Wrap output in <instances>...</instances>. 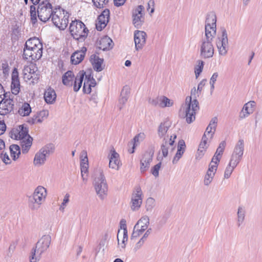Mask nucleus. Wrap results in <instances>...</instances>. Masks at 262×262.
Here are the masks:
<instances>
[{
    "label": "nucleus",
    "instance_id": "54",
    "mask_svg": "<svg viewBox=\"0 0 262 262\" xmlns=\"http://www.w3.org/2000/svg\"><path fill=\"white\" fill-rule=\"evenodd\" d=\"M218 73L217 72L214 73L212 75L210 80V84L211 85V90L213 91L214 89V84L218 77Z\"/></svg>",
    "mask_w": 262,
    "mask_h": 262
},
{
    "label": "nucleus",
    "instance_id": "64",
    "mask_svg": "<svg viewBox=\"0 0 262 262\" xmlns=\"http://www.w3.org/2000/svg\"><path fill=\"white\" fill-rule=\"evenodd\" d=\"M182 155H183V152H179L177 151L173 159L172 163L173 164L177 163L178 161L181 158Z\"/></svg>",
    "mask_w": 262,
    "mask_h": 262
},
{
    "label": "nucleus",
    "instance_id": "53",
    "mask_svg": "<svg viewBox=\"0 0 262 262\" xmlns=\"http://www.w3.org/2000/svg\"><path fill=\"white\" fill-rule=\"evenodd\" d=\"M161 166V162H159L155 165L151 169V173L155 177L159 176V171Z\"/></svg>",
    "mask_w": 262,
    "mask_h": 262
},
{
    "label": "nucleus",
    "instance_id": "59",
    "mask_svg": "<svg viewBox=\"0 0 262 262\" xmlns=\"http://www.w3.org/2000/svg\"><path fill=\"white\" fill-rule=\"evenodd\" d=\"M91 85H89V82L86 81H84L82 91L85 94H90L91 92Z\"/></svg>",
    "mask_w": 262,
    "mask_h": 262
},
{
    "label": "nucleus",
    "instance_id": "42",
    "mask_svg": "<svg viewBox=\"0 0 262 262\" xmlns=\"http://www.w3.org/2000/svg\"><path fill=\"white\" fill-rule=\"evenodd\" d=\"M30 9L31 21L33 24H35L37 21V10L36 11V8L34 5H31Z\"/></svg>",
    "mask_w": 262,
    "mask_h": 262
},
{
    "label": "nucleus",
    "instance_id": "38",
    "mask_svg": "<svg viewBox=\"0 0 262 262\" xmlns=\"http://www.w3.org/2000/svg\"><path fill=\"white\" fill-rule=\"evenodd\" d=\"M129 90L128 87L126 85L123 87L121 93V98L119 99V103L123 105L127 101Z\"/></svg>",
    "mask_w": 262,
    "mask_h": 262
},
{
    "label": "nucleus",
    "instance_id": "35",
    "mask_svg": "<svg viewBox=\"0 0 262 262\" xmlns=\"http://www.w3.org/2000/svg\"><path fill=\"white\" fill-rule=\"evenodd\" d=\"M149 224V217L147 215H144L142 216L135 225L145 231L147 229Z\"/></svg>",
    "mask_w": 262,
    "mask_h": 262
},
{
    "label": "nucleus",
    "instance_id": "58",
    "mask_svg": "<svg viewBox=\"0 0 262 262\" xmlns=\"http://www.w3.org/2000/svg\"><path fill=\"white\" fill-rule=\"evenodd\" d=\"M19 35V30L17 27H14L12 30V38L13 39H18Z\"/></svg>",
    "mask_w": 262,
    "mask_h": 262
},
{
    "label": "nucleus",
    "instance_id": "14",
    "mask_svg": "<svg viewBox=\"0 0 262 262\" xmlns=\"http://www.w3.org/2000/svg\"><path fill=\"white\" fill-rule=\"evenodd\" d=\"M142 191L140 187H137L131 197L130 208L133 211L138 210L142 203Z\"/></svg>",
    "mask_w": 262,
    "mask_h": 262
},
{
    "label": "nucleus",
    "instance_id": "63",
    "mask_svg": "<svg viewBox=\"0 0 262 262\" xmlns=\"http://www.w3.org/2000/svg\"><path fill=\"white\" fill-rule=\"evenodd\" d=\"M206 81V79H203L199 83L197 89L198 96H199V94L201 93L202 90H203V88L205 84Z\"/></svg>",
    "mask_w": 262,
    "mask_h": 262
},
{
    "label": "nucleus",
    "instance_id": "10",
    "mask_svg": "<svg viewBox=\"0 0 262 262\" xmlns=\"http://www.w3.org/2000/svg\"><path fill=\"white\" fill-rule=\"evenodd\" d=\"M59 12L57 14H54L52 17V22L54 25L58 28L60 30H63L68 26L69 23V15L68 13L64 14V10L62 9L63 13L61 14L60 7L58 6Z\"/></svg>",
    "mask_w": 262,
    "mask_h": 262
},
{
    "label": "nucleus",
    "instance_id": "12",
    "mask_svg": "<svg viewBox=\"0 0 262 262\" xmlns=\"http://www.w3.org/2000/svg\"><path fill=\"white\" fill-rule=\"evenodd\" d=\"M216 17L214 12H210L208 13L206 16L205 21V33H208L209 35H212L214 32V35L216 34Z\"/></svg>",
    "mask_w": 262,
    "mask_h": 262
},
{
    "label": "nucleus",
    "instance_id": "62",
    "mask_svg": "<svg viewBox=\"0 0 262 262\" xmlns=\"http://www.w3.org/2000/svg\"><path fill=\"white\" fill-rule=\"evenodd\" d=\"M1 157L3 161L6 164H8L11 162L9 156L6 154H4L3 152L1 154Z\"/></svg>",
    "mask_w": 262,
    "mask_h": 262
},
{
    "label": "nucleus",
    "instance_id": "57",
    "mask_svg": "<svg viewBox=\"0 0 262 262\" xmlns=\"http://www.w3.org/2000/svg\"><path fill=\"white\" fill-rule=\"evenodd\" d=\"M186 148V145L185 141L183 140H180L178 144V149L177 151L179 152H183V154H184Z\"/></svg>",
    "mask_w": 262,
    "mask_h": 262
},
{
    "label": "nucleus",
    "instance_id": "52",
    "mask_svg": "<svg viewBox=\"0 0 262 262\" xmlns=\"http://www.w3.org/2000/svg\"><path fill=\"white\" fill-rule=\"evenodd\" d=\"M155 201L152 198H149L147 199L146 202V208L147 211H151L155 206Z\"/></svg>",
    "mask_w": 262,
    "mask_h": 262
},
{
    "label": "nucleus",
    "instance_id": "55",
    "mask_svg": "<svg viewBox=\"0 0 262 262\" xmlns=\"http://www.w3.org/2000/svg\"><path fill=\"white\" fill-rule=\"evenodd\" d=\"M145 242V241L142 238H140L139 241L135 244L133 250L135 252H137L139 250H140L142 247L143 246Z\"/></svg>",
    "mask_w": 262,
    "mask_h": 262
},
{
    "label": "nucleus",
    "instance_id": "26",
    "mask_svg": "<svg viewBox=\"0 0 262 262\" xmlns=\"http://www.w3.org/2000/svg\"><path fill=\"white\" fill-rule=\"evenodd\" d=\"M84 154L85 155V157L83 159L81 160L80 162V170H81V174L82 180L84 182H86L88 180L87 175L85 176L84 174H86L88 172V159L87 157L86 152L84 151Z\"/></svg>",
    "mask_w": 262,
    "mask_h": 262
},
{
    "label": "nucleus",
    "instance_id": "19",
    "mask_svg": "<svg viewBox=\"0 0 262 262\" xmlns=\"http://www.w3.org/2000/svg\"><path fill=\"white\" fill-rule=\"evenodd\" d=\"M110 17V10L105 9L98 16L96 20V28L98 31H101L105 28L108 23Z\"/></svg>",
    "mask_w": 262,
    "mask_h": 262
},
{
    "label": "nucleus",
    "instance_id": "44",
    "mask_svg": "<svg viewBox=\"0 0 262 262\" xmlns=\"http://www.w3.org/2000/svg\"><path fill=\"white\" fill-rule=\"evenodd\" d=\"M144 232V231L139 228L138 226L135 225L134 226L133 231L130 237L131 239L133 240L134 238H136L140 235H141Z\"/></svg>",
    "mask_w": 262,
    "mask_h": 262
},
{
    "label": "nucleus",
    "instance_id": "20",
    "mask_svg": "<svg viewBox=\"0 0 262 262\" xmlns=\"http://www.w3.org/2000/svg\"><path fill=\"white\" fill-rule=\"evenodd\" d=\"M147 35L143 31L136 30L134 32V41L136 50L143 48L145 44Z\"/></svg>",
    "mask_w": 262,
    "mask_h": 262
},
{
    "label": "nucleus",
    "instance_id": "43",
    "mask_svg": "<svg viewBox=\"0 0 262 262\" xmlns=\"http://www.w3.org/2000/svg\"><path fill=\"white\" fill-rule=\"evenodd\" d=\"M219 162L220 161H216V160H213L212 158L211 159V161L209 165V167L207 170V172L214 173V174H215L217 170L218 164Z\"/></svg>",
    "mask_w": 262,
    "mask_h": 262
},
{
    "label": "nucleus",
    "instance_id": "8",
    "mask_svg": "<svg viewBox=\"0 0 262 262\" xmlns=\"http://www.w3.org/2000/svg\"><path fill=\"white\" fill-rule=\"evenodd\" d=\"M54 149L53 144H48L42 147L35 155L34 164L37 166L43 164L46 161V157L53 153Z\"/></svg>",
    "mask_w": 262,
    "mask_h": 262
},
{
    "label": "nucleus",
    "instance_id": "5",
    "mask_svg": "<svg viewBox=\"0 0 262 262\" xmlns=\"http://www.w3.org/2000/svg\"><path fill=\"white\" fill-rule=\"evenodd\" d=\"M214 37L213 32L212 35H209L208 33H205V36L202 38L199 45L201 58H209L213 56L214 50L212 41Z\"/></svg>",
    "mask_w": 262,
    "mask_h": 262
},
{
    "label": "nucleus",
    "instance_id": "39",
    "mask_svg": "<svg viewBox=\"0 0 262 262\" xmlns=\"http://www.w3.org/2000/svg\"><path fill=\"white\" fill-rule=\"evenodd\" d=\"M253 110H254L253 108L250 107L249 104L246 103L244 105L242 110L239 113V118L243 119L247 117L249 115L253 113Z\"/></svg>",
    "mask_w": 262,
    "mask_h": 262
},
{
    "label": "nucleus",
    "instance_id": "40",
    "mask_svg": "<svg viewBox=\"0 0 262 262\" xmlns=\"http://www.w3.org/2000/svg\"><path fill=\"white\" fill-rule=\"evenodd\" d=\"M85 74V73L84 72L81 74L79 77L77 76L75 77L73 88L75 92H78L81 88Z\"/></svg>",
    "mask_w": 262,
    "mask_h": 262
},
{
    "label": "nucleus",
    "instance_id": "49",
    "mask_svg": "<svg viewBox=\"0 0 262 262\" xmlns=\"http://www.w3.org/2000/svg\"><path fill=\"white\" fill-rule=\"evenodd\" d=\"M214 176L215 174L214 173L208 172L207 171L204 180V185L206 186H208L212 181Z\"/></svg>",
    "mask_w": 262,
    "mask_h": 262
},
{
    "label": "nucleus",
    "instance_id": "61",
    "mask_svg": "<svg viewBox=\"0 0 262 262\" xmlns=\"http://www.w3.org/2000/svg\"><path fill=\"white\" fill-rule=\"evenodd\" d=\"M39 119H42V121L44 118H47L49 115V111L48 110H43L37 114Z\"/></svg>",
    "mask_w": 262,
    "mask_h": 262
},
{
    "label": "nucleus",
    "instance_id": "31",
    "mask_svg": "<svg viewBox=\"0 0 262 262\" xmlns=\"http://www.w3.org/2000/svg\"><path fill=\"white\" fill-rule=\"evenodd\" d=\"M75 78L73 72L68 71L62 76V83L65 85L72 86Z\"/></svg>",
    "mask_w": 262,
    "mask_h": 262
},
{
    "label": "nucleus",
    "instance_id": "32",
    "mask_svg": "<svg viewBox=\"0 0 262 262\" xmlns=\"http://www.w3.org/2000/svg\"><path fill=\"white\" fill-rule=\"evenodd\" d=\"M21 140V146L22 152L23 154H26L28 152L32 144L33 138L30 136H29L27 139H25V138Z\"/></svg>",
    "mask_w": 262,
    "mask_h": 262
},
{
    "label": "nucleus",
    "instance_id": "51",
    "mask_svg": "<svg viewBox=\"0 0 262 262\" xmlns=\"http://www.w3.org/2000/svg\"><path fill=\"white\" fill-rule=\"evenodd\" d=\"M42 122V119H39L38 115L36 114L33 115L32 117L29 118L27 122L31 125H33L37 123H41Z\"/></svg>",
    "mask_w": 262,
    "mask_h": 262
},
{
    "label": "nucleus",
    "instance_id": "41",
    "mask_svg": "<svg viewBox=\"0 0 262 262\" xmlns=\"http://www.w3.org/2000/svg\"><path fill=\"white\" fill-rule=\"evenodd\" d=\"M245 216V211L244 209L239 206L237 211V226L239 227L244 221Z\"/></svg>",
    "mask_w": 262,
    "mask_h": 262
},
{
    "label": "nucleus",
    "instance_id": "34",
    "mask_svg": "<svg viewBox=\"0 0 262 262\" xmlns=\"http://www.w3.org/2000/svg\"><path fill=\"white\" fill-rule=\"evenodd\" d=\"M226 145V143L225 141H223L220 143L214 155L212 157L213 160H216L217 161H220Z\"/></svg>",
    "mask_w": 262,
    "mask_h": 262
},
{
    "label": "nucleus",
    "instance_id": "25",
    "mask_svg": "<svg viewBox=\"0 0 262 262\" xmlns=\"http://www.w3.org/2000/svg\"><path fill=\"white\" fill-rule=\"evenodd\" d=\"M90 60L94 70L98 72L103 70V68L102 67L103 62V58H100L96 54H93L91 56Z\"/></svg>",
    "mask_w": 262,
    "mask_h": 262
},
{
    "label": "nucleus",
    "instance_id": "6",
    "mask_svg": "<svg viewBox=\"0 0 262 262\" xmlns=\"http://www.w3.org/2000/svg\"><path fill=\"white\" fill-rule=\"evenodd\" d=\"M57 9L58 7L53 8L52 2H41L37 7V16L40 21L46 23L58 13Z\"/></svg>",
    "mask_w": 262,
    "mask_h": 262
},
{
    "label": "nucleus",
    "instance_id": "56",
    "mask_svg": "<svg viewBox=\"0 0 262 262\" xmlns=\"http://www.w3.org/2000/svg\"><path fill=\"white\" fill-rule=\"evenodd\" d=\"M161 101V98H159V97H156L154 98H149L148 99V102L151 105L154 106H160V103Z\"/></svg>",
    "mask_w": 262,
    "mask_h": 262
},
{
    "label": "nucleus",
    "instance_id": "3",
    "mask_svg": "<svg viewBox=\"0 0 262 262\" xmlns=\"http://www.w3.org/2000/svg\"><path fill=\"white\" fill-rule=\"evenodd\" d=\"M93 184L99 198L104 200L107 194L108 186L102 170H98L95 172Z\"/></svg>",
    "mask_w": 262,
    "mask_h": 262
},
{
    "label": "nucleus",
    "instance_id": "33",
    "mask_svg": "<svg viewBox=\"0 0 262 262\" xmlns=\"http://www.w3.org/2000/svg\"><path fill=\"white\" fill-rule=\"evenodd\" d=\"M207 138L206 134H204L202 137V141L199 145L198 148V157L201 158L204 154V152L207 148Z\"/></svg>",
    "mask_w": 262,
    "mask_h": 262
},
{
    "label": "nucleus",
    "instance_id": "48",
    "mask_svg": "<svg viewBox=\"0 0 262 262\" xmlns=\"http://www.w3.org/2000/svg\"><path fill=\"white\" fill-rule=\"evenodd\" d=\"M108 2L109 0H92L94 6L99 9L104 8Z\"/></svg>",
    "mask_w": 262,
    "mask_h": 262
},
{
    "label": "nucleus",
    "instance_id": "45",
    "mask_svg": "<svg viewBox=\"0 0 262 262\" xmlns=\"http://www.w3.org/2000/svg\"><path fill=\"white\" fill-rule=\"evenodd\" d=\"M173 103L171 100L165 96H163L161 98V101L160 103V106L161 107H169L172 106Z\"/></svg>",
    "mask_w": 262,
    "mask_h": 262
},
{
    "label": "nucleus",
    "instance_id": "23",
    "mask_svg": "<svg viewBox=\"0 0 262 262\" xmlns=\"http://www.w3.org/2000/svg\"><path fill=\"white\" fill-rule=\"evenodd\" d=\"M87 49L83 47L80 51H76L74 52L71 56V62L73 64H78L84 59Z\"/></svg>",
    "mask_w": 262,
    "mask_h": 262
},
{
    "label": "nucleus",
    "instance_id": "60",
    "mask_svg": "<svg viewBox=\"0 0 262 262\" xmlns=\"http://www.w3.org/2000/svg\"><path fill=\"white\" fill-rule=\"evenodd\" d=\"M69 194H66L64 197L62 203H61L59 210L61 211H63L64 209V206L66 205L67 203H68L69 201Z\"/></svg>",
    "mask_w": 262,
    "mask_h": 262
},
{
    "label": "nucleus",
    "instance_id": "4",
    "mask_svg": "<svg viewBox=\"0 0 262 262\" xmlns=\"http://www.w3.org/2000/svg\"><path fill=\"white\" fill-rule=\"evenodd\" d=\"M51 238L49 235L42 236L36 244L35 248L32 249L30 256V262H37L41 255L47 250L51 244Z\"/></svg>",
    "mask_w": 262,
    "mask_h": 262
},
{
    "label": "nucleus",
    "instance_id": "2",
    "mask_svg": "<svg viewBox=\"0 0 262 262\" xmlns=\"http://www.w3.org/2000/svg\"><path fill=\"white\" fill-rule=\"evenodd\" d=\"M197 96V90L194 87L191 90V96H187L185 99V118L188 124L195 120L196 114L200 110L199 103L196 99Z\"/></svg>",
    "mask_w": 262,
    "mask_h": 262
},
{
    "label": "nucleus",
    "instance_id": "36",
    "mask_svg": "<svg viewBox=\"0 0 262 262\" xmlns=\"http://www.w3.org/2000/svg\"><path fill=\"white\" fill-rule=\"evenodd\" d=\"M31 112V108L30 104L27 102L23 103L21 106L19 108L18 113L21 116H27Z\"/></svg>",
    "mask_w": 262,
    "mask_h": 262
},
{
    "label": "nucleus",
    "instance_id": "1",
    "mask_svg": "<svg viewBox=\"0 0 262 262\" xmlns=\"http://www.w3.org/2000/svg\"><path fill=\"white\" fill-rule=\"evenodd\" d=\"M171 125L170 121L167 120L161 122L158 129V135L160 138H163L161 145V150L163 157H166L168 154V149L172 151L174 148V143L177 135L173 134L170 136H166V134Z\"/></svg>",
    "mask_w": 262,
    "mask_h": 262
},
{
    "label": "nucleus",
    "instance_id": "27",
    "mask_svg": "<svg viewBox=\"0 0 262 262\" xmlns=\"http://www.w3.org/2000/svg\"><path fill=\"white\" fill-rule=\"evenodd\" d=\"M42 43L41 41L37 37L30 38L27 40L25 44L24 49H32L34 48H39V47H42Z\"/></svg>",
    "mask_w": 262,
    "mask_h": 262
},
{
    "label": "nucleus",
    "instance_id": "22",
    "mask_svg": "<svg viewBox=\"0 0 262 262\" xmlns=\"http://www.w3.org/2000/svg\"><path fill=\"white\" fill-rule=\"evenodd\" d=\"M20 86L18 72L17 69L14 68L11 75V90L12 93L15 95H17L20 92Z\"/></svg>",
    "mask_w": 262,
    "mask_h": 262
},
{
    "label": "nucleus",
    "instance_id": "50",
    "mask_svg": "<svg viewBox=\"0 0 262 262\" xmlns=\"http://www.w3.org/2000/svg\"><path fill=\"white\" fill-rule=\"evenodd\" d=\"M235 167L236 166H233L231 163H229L224 172V178L228 179Z\"/></svg>",
    "mask_w": 262,
    "mask_h": 262
},
{
    "label": "nucleus",
    "instance_id": "11",
    "mask_svg": "<svg viewBox=\"0 0 262 262\" xmlns=\"http://www.w3.org/2000/svg\"><path fill=\"white\" fill-rule=\"evenodd\" d=\"M43 46L39 48H32L24 49L23 58L26 60H38L42 55Z\"/></svg>",
    "mask_w": 262,
    "mask_h": 262
},
{
    "label": "nucleus",
    "instance_id": "9",
    "mask_svg": "<svg viewBox=\"0 0 262 262\" xmlns=\"http://www.w3.org/2000/svg\"><path fill=\"white\" fill-rule=\"evenodd\" d=\"M244 150V142L243 139H240L234 148L229 163L236 167L242 159Z\"/></svg>",
    "mask_w": 262,
    "mask_h": 262
},
{
    "label": "nucleus",
    "instance_id": "47",
    "mask_svg": "<svg viewBox=\"0 0 262 262\" xmlns=\"http://www.w3.org/2000/svg\"><path fill=\"white\" fill-rule=\"evenodd\" d=\"M198 64L196 66V67H195L194 69V73L196 78L199 76L200 74L202 73L204 65V62L202 60H199L198 61Z\"/></svg>",
    "mask_w": 262,
    "mask_h": 262
},
{
    "label": "nucleus",
    "instance_id": "46",
    "mask_svg": "<svg viewBox=\"0 0 262 262\" xmlns=\"http://www.w3.org/2000/svg\"><path fill=\"white\" fill-rule=\"evenodd\" d=\"M145 137V135L143 133L137 134L134 137L132 141L133 145L137 146L140 142L144 139Z\"/></svg>",
    "mask_w": 262,
    "mask_h": 262
},
{
    "label": "nucleus",
    "instance_id": "37",
    "mask_svg": "<svg viewBox=\"0 0 262 262\" xmlns=\"http://www.w3.org/2000/svg\"><path fill=\"white\" fill-rule=\"evenodd\" d=\"M11 156L13 160H16L20 155L21 151L20 147L16 144H12L10 146Z\"/></svg>",
    "mask_w": 262,
    "mask_h": 262
},
{
    "label": "nucleus",
    "instance_id": "16",
    "mask_svg": "<svg viewBox=\"0 0 262 262\" xmlns=\"http://www.w3.org/2000/svg\"><path fill=\"white\" fill-rule=\"evenodd\" d=\"M228 43L227 31L225 29H223L222 37L221 38L218 37V41H216V46L220 55L224 56L227 54L228 49Z\"/></svg>",
    "mask_w": 262,
    "mask_h": 262
},
{
    "label": "nucleus",
    "instance_id": "17",
    "mask_svg": "<svg viewBox=\"0 0 262 262\" xmlns=\"http://www.w3.org/2000/svg\"><path fill=\"white\" fill-rule=\"evenodd\" d=\"M13 99L7 98V95H4L0 99V115H5L10 113L13 108Z\"/></svg>",
    "mask_w": 262,
    "mask_h": 262
},
{
    "label": "nucleus",
    "instance_id": "13",
    "mask_svg": "<svg viewBox=\"0 0 262 262\" xmlns=\"http://www.w3.org/2000/svg\"><path fill=\"white\" fill-rule=\"evenodd\" d=\"M154 151L152 149H148L142 155L140 160V170L141 173H144L148 170L150 163L152 161Z\"/></svg>",
    "mask_w": 262,
    "mask_h": 262
},
{
    "label": "nucleus",
    "instance_id": "24",
    "mask_svg": "<svg viewBox=\"0 0 262 262\" xmlns=\"http://www.w3.org/2000/svg\"><path fill=\"white\" fill-rule=\"evenodd\" d=\"M109 167L111 168L118 170L121 164L119 160V155L115 150L111 151V155L109 158Z\"/></svg>",
    "mask_w": 262,
    "mask_h": 262
},
{
    "label": "nucleus",
    "instance_id": "28",
    "mask_svg": "<svg viewBox=\"0 0 262 262\" xmlns=\"http://www.w3.org/2000/svg\"><path fill=\"white\" fill-rule=\"evenodd\" d=\"M56 94L54 89L49 88L44 93V99L48 104H53L56 100Z\"/></svg>",
    "mask_w": 262,
    "mask_h": 262
},
{
    "label": "nucleus",
    "instance_id": "29",
    "mask_svg": "<svg viewBox=\"0 0 262 262\" xmlns=\"http://www.w3.org/2000/svg\"><path fill=\"white\" fill-rule=\"evenodd\" d=\"M113 47L112 40L108 37L105 36L99 41V48L103 51L110 50Z\"/></svg>",
    "mask_w": 262,
    "mask_h": 262
},
{
    "label": "nucleus",
    "instance_id": "21",
    "mask_svg": "<svg viewBox=\"0 0 262 262\" xmlns=\"http://www.w3.org/2000/svg\"><path fill=\"white\" fill-rule=\"evenodd\" d=\"M47 194L46 189L42 186H39L35 189L32 195V199L36 204L41 205L45 200Z\"/></svg>",
    "mask_w": 262,
    "mask_h": 262
},
{
    "label": "nucleus",
    "instance_id": "30",
    "mask_svg": "<svg viewBox=\"0 0 262 262\" xmlns=\"http://www.w3.org/2000/svg\"><path fill=\"white\" fill-rule=\"evenodd\" d=\"M217 123V118L215 117H213L210 121L209 125L207 127L206 131L204 134L210 136V138H212L214 134Z\"/></svg>",
    "mask_w": 262,
    "mask_h": 262
},
{
    "label": "nucleus",
    "instance_id": "15",
    "mask_svg": "<svg viewBox=\"0 0 262 262\" xmlns=\"http://www.w3.org/2000/svg\"><path fill=\"white\" fill-rule=\"evenodd\" d=\"M144 10L143 6L139 5L133 10V24L136 28H140L144 22V17L143 13Z\"/></svg>",
    "mask_w": 262,
    "mask_h": 262
},
{
    "label": "nucleus",
    "instance_id": "7",
    "mask_svg": "<svg viewBox=\"0 0 262 262\" xmlns=\"http://www.w3.org/2000/svg\"><path fill=\"white\" fill-rule=\"evenodd\" d=\"M69 30L73 38L77 40L85 38L89 32L84 23L79 20L72 21Z\"/></svg>",
    "mask_w": 262,
    "mask_h": 262
},
{
    "label": "nucleus",
    "instance_id": "18",
    "mask_svg": "<svg viewBox=\"0 0 262 262\" xmlns=\"http://www.w3.org/2000/svg\"><path fill=\"white\" fill-rule=\"evenodd\" d=\"M28 127L26 124L19 125L17 128H13L10 132L11 137L16 140H23L30 136L28 134Z\"/></svg>",
    "mask_w": 262,
    "mask_h": 262
}]
</instances>
